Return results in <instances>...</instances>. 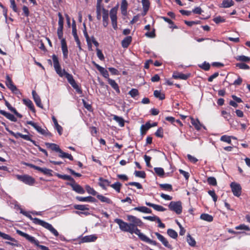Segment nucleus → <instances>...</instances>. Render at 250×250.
<instances>
[{
  "label": "nucleus",
  "mask_w": 250,
  "mask_h": 250,
  "mask_svg": "<svg viewBox=\"0 0 250 250\" xmlns=\"http://www.w3.org/2000/svg\"><path fill=\"white\" fill-rule=\"evenodd\" d=\"M139 238L143 241L148 243L149 244H152L153 245H156L157 243L155 241L152 240L148 238L146 236L142 233L139 236Z\"/></svg>",
  "instance_id": "aec40b11"
},
{
  "label": "nucleus",
  "mask_w": 250,
  "mask_h": 250,
  "mask_svg": "<svg viewBox=\"0 0 250 250\" xmlns=\"http://www.w3.org/2000/svg\"><path fill=\"white\" fill-rule=\"evenodd\" d=\"M0 237H2L4 239L10 241V242H5V244L7 245L16 247H18L19 246V244L17 240H16L15 238H12L8 234H5L0 231Z\"/></svg>",
  "instance_id": "6e6552de"
},
{
  "label": "nucleus",
  "mask_w": 250,
  "mask_h": 250,
  "mask_svg": "<svg viewBox=\"0 0 250 250\" xmlns=\"http://www.w3.org/2000/svg\"><path fill=\"white\" fill-rule=\"evenodd\" d=\"M128 94L133 98L139 95V91L137 89H132L128 93Z\"/></svg>",
  "instance_id": "13d9d810"
},
{
  "label": "nucleus",
  "mask_w": 250,
  "mask_h": 250,
  "mask_svg": "<svg viewBox=\"0 0 250 250\" xmlns=\"http://www.w3.org/2000/svg\"><path fill=\"white\" fill-rule=\"evenodd\" d=\"M235 229L237 230L238 229H243L247 231L250 230V228L248 226L245 225V224H241L239 226H236L235 227Z\"/></svg>",
  "instance_id": "6e6d98bb"
},
{
  "label": "nucleus",
  "mask_w": 250,
  "mask_h": 250,
  "mask_svg": "<svg viewBox=\"0 0 250 250\" xmlns=\"http://www.w3.org/2000/svg\"><path fill=\"white\" fill-rule=\"evenodd\" d=\"M117 9L116 7L112 8L110 11V17L111 19L113 28L116 30L117 29Z\"/></svg>",
  "instance_id": "1a4fd4ad"
},
{
  "label": "nucleus",
  "mask_w": 250,
  "mask_h": 250,
  "mask_svg": "<svg viewBox=\"0 0 250 250\" xmlns=\"http://www.w3.org/2000/svg\"><path fill=\"white\" fill-rule=\"evenodd\" d=\"M23 102L32 112H35V109L32 101L29 99H23Z\"/></svg>",
  "instance_id": "cd10ccee"
},
{
  "label": "nucleus",
  "mask_w": 250,
  "mask_h": 250,
  "mask_svg": "<svg viewBox=\"0 0 250 250\" xmlns=\"http://www.w3.org/2000/svg\"><path fill=\"white\" fill-rule=\"evenodd\" d=\"M74 208L76 209L80 210H89V208H88L87 205H76L74 206Z\"/></svg>",
  "instance_id": "c03bdc74"
},
{
  "label": "nucleus",
  "mask_w": 250,
  "mask_h": 250,
  "mask_svg": "<svg viewBox=\"0 0 250 250\" xmlns=\"http://www.w3.org/2000/svg\"><path fill=\"white\" fill-rule=\"evenodd\" d=\"M45 146L46 147L51 150L58 152L59 151H60V148L59 146L54 143H45Z\"/></svg>",
  "instance_id": "412c9836"
},
{
  "label": "nucleus",
  "mask_w": 250,
  "mask_h": 250,
  "mask_svg": "<svg viewBox=\"0 0 250 250\" xmlns=\"http://www.w3.org/2000/svg\"><path fill=\"white\" fill-rule=\"evenodd\" d=\"M52 60L54 69L59 76L61 77L65 76L68 83L71 84L73 88H74L78 93L82 94V90L75 82L73 76L67 73L64 69H62L57 56L55 55H53L52 56Z\"/></svg>",
  "instance_id": "f03ea898"
},
{
  "label": "nucleus",
  "mask_w": 250,
  "mask_h": 250,
  "mask_svg": "<svg viewBox=\"0 0 250 250\" xmlns=\"http://www.w3.org/2000/svg\"><path fill=\"white\" fill-rule=\"evenodd\" d=\"M159 187L163 190L171 191L172 190V186L168 184H161L159 185Z\"/></svg>",
  "instance_id": "4c0bfd02"
},
{
  "label": "nucleus",
  "mask_w": 250,
  "mask_h": 250,
  "mask_svg": "<svg viewBox=\"0 0 250 250\" xmlns=\"http://www.w3.org/2000/svg\"><path fill=\"white\" fill-rule=\"evenodd\" d=\"M26 124L32 125L36 129L38 132L43 135L50 137L52 136L51 133L49 132L47 129L42 128L41 126H39L36 123H35L32 121H27Z\"/></svg>",
  "instance_id": "0eeeda50"
},
{
  "label": "nucleus",
  "mask_w": 250,
  "mask_h": 250,
  "mask_svg": "<svg viewBox=\"0 0 250 250\" xmlns=\"http://www.w3.org/2000/svg\"><path fill=\"white\" fill-rule=\"evenodd\" d=\"M0 113L11 121H13V122L17 121L16 118L12 114L7 113L4 110H0Z\"/></svg>",
  "instance_id": "5701e85b"
},
{
  "label": "nucleus",
  "mask_w": 250,
  "mask_h": 250,
  "mask_svg": "<svg viewBox=\"0 0 250 250\" xmlns=\"http://www.w3.org/2000/svg\"><path fill=\"white\" fill-rule=\"evenodd\" d=\"M232 192L234 195L239 197L241 194V187L240 185L235 182H232L230 184Z\"/></svg>",
  "instance_id": "9d476101"
},
{
  "label": "nucleus",
  "mask_w": 250,
  "mask_h": 250,
  "mask_svg": "<svg viewBox=\"0 0 250 250\" xmlns=\"http://www.w3.org/2000/svg\"><path fill=\"white\" fill-rule=\"evenodd\" d=\"M93 63L96 66L97 69L100 71V72L102 74V75L106 78H109V74L108 71L104 69V67L100 66L99 64L96 63L94 62H93Z\"/></svg>",
  "instance_id": "dca6fc26"
},
{
  "label": "nucleus",
  "mask_w": 250,
  "mask_h": 250,
  "mask_svg": "<svg viewBox=\"0 0 250 250\" xmlns=\"http://www.w3.org/2000/svg\"><path fill=\"white\" fill-rule=\"evenodd\" d=\"M236 66L240 69H249L250 67L244 63H239L236 64Z\"/></svg>",
  "instance_id": "338daca9"
},
{
  "label": "nucleus",
  "mask_w": 250,
  "mask_h": 250,
  "mask_svg": "<svg viewBox=\"0 0 250 250\" xmlns=\"http://www.w3.org/2000/svg\"><path fill=\"white\" fill-rule=\"evenodd\" d=\"M143 8L144 12H145V15L148 11L149 6H150V2L149 0H142Z\"/></svg>",
  "instance_id": "7c9ffc66"
},
{
  "label": "nucleus",
  "mask_w": 250,
  "mask_h": 250,
  "mask_svg": "<svg viewBox=\"0 0 250 250\" xmlns=\"http://www.w3.org/2000/svg\"><path fill=\"white\" fill-rule=\"evenodd\" d=\"M96 51H97V57L99 58V59L101 61L104 60V57L102 51L100 49L97 48L96 49Z\"/></svg>",
  "instance_id": "e2e57ef3"
},
{
  "label": "nucleus",
  "mask_w": 250,
  "mask_h": 250,
  "mask_svg": "<svg viewBox=\"0 0 250 250\" xmlns=\"http://www.w3.org/2000/svg\"><path fill=\"white\" fill-rule=\"evenodd\" d=\"M151 127V124L147 122L145 125H143L141 127V132L142 135L145 134L147 130Z\"/></svg>",
  "instance_id": "72a5a7b5"
},
{
  "label": "nucleus",
  "mask_w": 250,
  "mask_h": 250,
  "mask_svg": "<svg viewBox=\"0 0 250 250\" xmlns=\"http://www.w3.org/2000/svg\"><path fill=\"white\" fill-rule=\"evenodd\" d=\"M102 11V8H101V4H97L96 5V13H97V19L100 20L101 18V11Z\"/></svg>",
  "instance_id": "864d4df0"
},
{
  "label": "nucleus",
  "mask_w": 250,
  "mask_h": 250,
  "mask_svg": "<svg viewBox=\"0 0 250 250\" xmlns=\"http://www.w3.org/2000/svg\"><path fill=\"white\" fill-rule=\"evenodd\" d=\"M154 95L156 98L161 100H163L165 98V94L163 93H161L160 91L155 90L154 91Z\"/></svg>",
  "instance_id": "a19ab883"
},
{
  "label": "nucleus",
  "mask_w": 250,
  "mask_h": 250,
  "mask_svg": "<svg viewBox=\"0 0 250 250\" xmlns=\"http://www.w3.org/2000/svg\"><path fill=\"white\" fill-rule=\"evenodd\" d=\"M155 234L166 247L171 249V245L169 244L168 241L163 235L158 232H155Z\"/></svg>",
  "instance_id": "ddd939ff"
},
{
  "label": "nucleus",
  "mask_w": 250,
  "mask_h": 250,
  "mask_svg": "<svg viewBox=\"0 0 250 250\" xmlns=\"http://www.w3.org/2000/svg\"><path fill=\"white\" fill-rule=\"evenodd\" d=\"M85 189L88 193L94 196L97 195V192L89 186L86 185L85 186Z\"/></svg>",
  "instance_id": "3c124183"
},
{
  "label": "nucleus",
  "mask_w": 250,
  "mask_h": 250,
  "mask_svg": "<svg viewBox=\"0 0 250 250\" xmlns=\"http://www.w3.org/2000/svg\"><path fill=\"white\" fill-rule=\"evenodd\" d=\"M134 210H137L142 212L150 213H151V210L149 208L146 207H136L134 208Z\"/></svg>",
  "instance_id": "473e14b6"
},
{
  "label": "nucleus",
  "mask_w": 250,
  "mask_h": 250,
  "mask_svg": "<svg viewBox=\"0 0 250 250\" xmlns=\"http://www.w3.org/2000/svg\"><path fill=\"white\" fill-rule=\"evenodd\" d=\"M127 220L130 222V223H127L123 221L120 219H115L114 222L116 223L119 226L120 229L123 231L128 232L131 234L135 233L138 237L143 233L141 232L137 227H141L143 225V223L139 219L133 215H127Z\"/></svg>",
  "instance_id": "f257e3e1"
},
{
  "label": "nucleus",
  "mask_w": 250,
  "mask_h": 250,
  "mask_svg": "<svg viewBox=\"0 0 250 250\" xmlns=\"http://www.w3.org/2000/svg\"><path fill=\"white\" fill-rule=\"evenodd\" d=\"M132 41V38L131 36H127L125 37L122 41V45L124 48H127L130 44Z\"/></svg>",
  "instance_id": "bb28decb"
},
{
  "label": "nucleus",
  "mask_w": 250,
  "mask_h": 250,
  "mask_svg": "<svg viewBox=\"0 0 250 250\" xmlns=\"http://www.w3.org/2000/svg\"><path fill=\"white\" fill-rule=\"evenodd\" d=\"M146 204L150 207L153 208L155 210L159 211H164L166 210L165 208H164L163 206L154 204L149 202H146Z\"/></svg>",
  "instance_id": "6ab92c4d"
},
{
  "label": "nucleus",
  "mask_w": 250,
  "mask_h": 250,
  "mask_svg": "<svg viewBox=\"0 0 250 250\" xmlns=\"http://www.w3.org/2000/svg\"><path fill=\"white\" fill-rule=\"evenodd\" d=\"M8 88H9L13 93L15 94H21V92L17 88L16 86L13 83L12 85L8 86Z\"/></svg>",
  "instance_id": "49530a36"
},
{
  "label": "nucleus",
  "mask_w": 250,
  "mask_h": 250,
  "mask_svg": "<svg viewBox=\"0 0 250 250\" xmlns=\"http://www.w3.org/2000/svg\"><path fill=\"white\" fill-rule=\"evenodd\" d=\"M70 185L72 187L73 189L76 192L80 194H83L85 192L84 189L79 185L76 184L74 180L72 183L70 184Z\"/></svg>",
  "instance_id": "f8f14e48"
},
{
  "label": "nucleus",
  "mask_w": 250,
  "mask_h": 250,
  "mask_svg": "<svg viewBox=\"0 0 250 250\" xmlns=\"http://www.w3.org/2000/svg\"><path fill=\"white\" fill-rule=\"evenodd\" d=\"M107 81L108 83L111 86V87L118 93H120V90L118 84L116 83V82L112 79L110 78H108Z\"/></svg>",
  "instance_id": "4be33fe9"
},
{
  "label": "nucleus",
  "mask_w": 250,
  "mask_h": 250,
  "mask_svg": "<svg viewBox=\"0 0 250 250\" xmlns=\"http://www.w3.org/2000/svg\"><path fill=\"white\" fill-rule=\"evenodd\" d=\"M61 46L63 58L64 59H67L68 58V49L66 42L64 39H62L61 41Z\"/></svg>",
  "instance_id": "2eb2a0df"
},
{
  "label": "nucleus",
  "mask_w": 250,
  "mask_h": 250,
  "mask_svg": "<svg viewBox=\"0 0 250 250\" xmlns=\"http://www.w3.org/2000/svg\"><path fill=\"white\" fill-rule=\"evenodd\" d=\"M99 185L103 188H105L106 186H109L110 182L107 180L104 179L101 177L99 178Z\"/></svg>",
  "instance_id": "f704fd0d"
},
{
  "label": "nucleus",
  "mask_w": 250,
  "mask_h": 250,
  "mask_svg": "<svg viewBox=\"0 0 250 250\" xmlns=\"http://www.w3.org/2000/svg\"><path fill=\"white\" fill-rule=\"evenodd\" d=\"M134 174L136 177L143 178H144L146 177V173L143 171H135Z\"/></svg>",
  "instance_id": "bf43d9fd"
},
{
  "label": "nucleus",
  "mask_w": 250,
  "mask_h": 250,
  "mask_svg": "<svg viewBox=\"0 0 250 250\" xmlns=\"http://www.w3.org/2000/svg\"><path fill=\"white\" fill-rule=\"evenodd\" d=\"M97 197L102 202L106 203L108 204H111L112 203V201L110 199H109L102 195L98 194V195H97Z\"/></svg>",
  "instance_id": "2f4dec72"
},
{
  "label": "nucleus",
  "mask_w": 250,
  "mask_h": 250,
  "mask_svg": "<svg viewBox=\"0 0 250 250\" xmlns=\"http://www.w3.org/2000/svg\"><path fill=\"white\" fill-rule=\"evenodd\" d=\"M155 135L158 137H163V129L162 127H160L158 129V130L155 132Z\"/></svg>",
  "instance_id": "0e129e2a"
},
{
  "label": "nucleus",
  "mask_w": 250,
  "mask_h": 250,
  "mask_svg": "<svg viewBox=\"0 0 250 250\" xmlns=\"http://www.w3.org/2000/svg\"><path fill=\"white\" fill-rule=\"evenodd\" d=\"M187 241L188 244L192 247H194L196 245V241H195L193 237H192L189 234H188V235H187Z\"/></svg>",
  "instance_id": "79ce46f5"
},
{
  "label": "nucleus",
  "mask_w": 250,
  "mask_h": 250,
  "mask_svg": "<svg viewBox=\"0 0 250 250\" xmlns=\"http://www.w3.org/2000/svg\"><path fill=\"white\" fill-rule=\"evenodd\" d=\"M27 217L29 218L31 220L33 221V222L37 225H40L46 229L49 230L52 233H53L55 236H59V233L57 230L55 229L50 224L47 222H45L44 221L42 220L37 218H33L30 214H28Z\"/></svg>",
  "instance_id": "7ed1b4c3"
},
{
  "label": "nucleus",
  "mask_w": 250,
  "mask_h": 250,
  "mask_svg": "<svg viewBox=\"0 0 250 250\" xmlns=\"http://www.w3.org/2000/svg\"><path fill=\"white\" fill-rule=\"evenodd\" d=\"M167 233L170 237L173 239L177 238L178 236L177 232L172 229H168L167 230Z\"/></svg>",
  "instance_id": "37998d69"
},
{
  "label": "nucleus",
  "mask_w": 250,
  "mask_h": 250,
  "mask_svg": "<svg viewBox=\"0 0 250 250\" xmlns=\"http://www.w3.org/2000/svg\"><path fill=\"white\" fill-rule=\"evenodd\" d=\"M231 136H227V135H223L221 137V141L228 143L229 144H230L231 143Z\"/></svg>",
  "instance_id": "5fc2aeb1"
},
{
  "label": "nucleus",
  "mask_w": 250,
  "mask_h": 250,
  "mask_svg": "<svg viewBox=\"0 0 250 250\" xmlns=\"http://www.w3.org/2000/svg\"><path fill=\"white\" fill-rule=\"evenodd\" d=\"M59 21L58 25L59 27L57 29V31H62L63 27V18L62 17L61 13H58Z\"/></svg>",
  "instance_id": "393cba45"
},
{
  "label": "nucleus",
  "mask_w": 250,
  "mask_h": 250,
  "mask_svg": "<svg viewBox=\"0 0 250 250\" xmlns=\"http://www.w3.org/2000/svg\"><path fill=\"white\" fill-rule=\"evenodd\" d=\"M83 25H84V30L83 31V34H84V37L86 38V40L87 42V44H88L89 47L91 48V44L90 43V39H89V36L88 35V33L86 32V27H85V25L84 23L83 24Z\"/></svg>",
  "instance_id": "8fccbe9b"
},
{
  "label": "nucleus",
  "mask_w": 250,
  "mask_h": 250,
  "mask_svg": "<svg viewBox=\"0 0 250 250\" xmlns=\"http://www.w3.org/2000/svg\"><path fill=\"white\" fill-rule=\"evenodd\" d=\"M52 118L56 129L57 130V131L59 133V134L60 135H61L62 134V127L58 124L57 120L54 116H53Z\"/></svg>",
  "instance_id": "c85d7f7f"
},
{
  "label": "nucleus",
  "mask_w": 250,
  "mask_h": 250,
  "mask_svg": "<svg viewBox=\"0 0 250 250\" xmlns=\"http://www.w3.org/2000/svg\"><path fill=\"white\" fill-rule=\"evenodd\" d=\"M234 3L232 0H224L221 4V7L223 8H229L234 5Z\"/></svg>",
  "instance_id": "c756f323"
},
{
  "label": "nucleus",
  "mask_w": 250,
  "mask_h": 250,
  "mask_svg": "<svg viewBox=\"0 0 250 250\" xmlns=\"http://www.w3.org/2000/svg\"><path fill=\"white\" fill-rule=\"evenodd\" d=\"M190 76V74H185L182 73H174L172 76V77L175 79H181V80H187L189 77Z\"/></svg>",
  "instance_id": "a211bd4d"
},
{
  "label": "nucleus",
  "mask_w": 250,
  "mask_h": 250,
  "mask_svg": "<svg viewBox=\"0 0 250 250\" xmlns=\"http://www.w3.org/2000/svg\"><path fill=\"white\" fill-rule=\"evenodd\" d=\"M16 232L19 235L22 237H24L29 242L33 244H34L35 245L40 248L42 250H49L48 247L43 245H40L39 241L36 240L34 237L28 235V234L24 233L21 231V230L18 229L16 230Z\"/></svg>",
  "instance_id": "20e7f679"
},
{
  "label": "nucleus",
  "mask_w": 250,
  "mask_h": 250,
  "mask_svg": "<svg viewBox=\"0 0 250 250\" xmlns=\"http://www.w3.org/2000/svg\"><path fill=\"white\" fill-rule=\"evenodd\" d=\"M113 120L118 122L121 126L123 127L125 125V120L123 118L114 115Z\"/></svg>",
  "instance_id": "58836bf2"
},
{
  "label": "nucleus",
  "mask_w": 250,
  "mask_h": 250,
  "mask_svg": "<svg viewBox=\"0 0 250 250\" xmlns=\"http://www.w3.org/2000/svg\"><path fill=\"white\" fill-rule=\"evenodd\" d=\"M200 218L203 220L208 222H211L213 221V217L208 214L203 213L200 216Z\"/></svg>",
  "instance_id": "c9c22d12"
},
{
  "label": "nucleus",
  "mask_w": 250,
  "mask_h": 250,
  "mask_svg": "<svg viewBox=\"0 0 250 250\" xmlns=\"http://www.w3.org/2000/svg\"><path fill=\"white\" fill-rule=\"evenodd\" d=\"M72 34L74 36L75 40H76L79 39L77 33V29L75 24L72 25Z\"/></svg>",
  "instance_id": "69168bd1"
},
{
  "label": "nucleus",
  "mask_w": 250,
  "mask_h": 250,
  "mask_svg": "<svg viewBox=\"0 0 250 250\" xmlns=\"http://www.w3.org/2000/svg\"><path fill=\"white\" fill-rule=\"evenodd\" d=\"M57 176L61 178V179H63V180H68V181H70L71 182H74V179L73 178H72L69 175H61V174H57Z\"/></svg>",
  "instance_id": "a18cd8bd"
},
{
  "label": "nucleus",
  "mask_w": 250,
  "mask_h": 250,
  "mask_svg": "<svg viewBox=\"0 0 250 250\" xmlns=\"http://www.w3.org/2000/svg\"><path fill=\"white\" fill-rule=\"evenodd\" d=\"M16 177L18 180L22 182L24 184L29 185L32 186L35 182V180L32 176L27 175H16Z\"/></svg>",
  "instance_id": "39448f33"
},
{
  "label": "nucleus",
  "mask_w": 250,
  "mask_h": 250,
  "mask_svg": "<svg viewBox=\"0 0 250 250\" xmlns=\"http://www.w3.org/2000/svg\"><path fill=\"white\" fill-rule=\"evenodd\" d=\"M33 97L35 102L36 103L37 105L42 108H43V105L41 102V100L40 99V96L37 94L35 90H33L32 92Z\"/></svg>",
  "instance_id": "f3484780"
},
{
  "label": "nucleus",
  "mask_w": 250,
  "mask_h": 250,
  "mask_svg": "<svg viewBox=\"0 0 250 250\" xmlns=\"http://www.w3.org/2000/svg\"><path fill=\"white\" fill-rule=\"evenodd\" d=\"M127 2L126 0H122L121 5V10L122 14L125 16L127 14Z\"/></svg>",
  "instance_id": "a878e982"
},
{
  "label": "nucleus",
  "mask_w": 250,
  "mask_h": 250,
  "mask_svg": "<svg viewBox=\"0 0 250 250\" xmlns=\"http://www.w3.org/2000/svg\"><path fill=\"white\" fill-rule=\"evenodd\" d=\"M38 171L43 173L45 175H47L48 176H52V170L47 168H42L39 167Z\"/></svg>",
  "instance_id": "ea45409f"
},
{
  "label": "nucleus",
  "mask_w": 250,
  "mask_h": 250,
  "mask_svg": "<svg viewBox=\"0 0 250 250\" xmlns=\"http://www.w3.org/2000/svg\"><path fill=\"white\" fill-rule=\"evenodd\" d=\"M108 16L109 13L108 11L105 9L104 8H102V17H103V25L104 27H106L108 25Z\"/></svg>",
  "instance_id": "9b49d317"
},
{
  "label": "nucleus",
  "mask_w": 250,
  "mask_h": 250,
  "mask_svg": "<svg viewBox=\"0 0 250 250\" xmlns=\"http://www.w3.org/2000/svg\"><path fill=\"white\" fill-rule=\"evenodd\" d=\"M208 193L210 196L212 197L213 201L214 202H216L217 200V196L214 190H208Z\"/></svg>",
  "instance_id": "052dcab7"
},
{
  "label": "nucleus",
  "mask_w": 250,
  "mask_h": 250,
  "mask_svg": "<svg viewBox=\"0 0 250 250\" xmlns=\"http://www.w3.org/2000/svg\"><path fill=\"white\" fill-rule=\"evenodd\" d=\"M76 198L77 200L81 202H95L96 201L95 199L92 196H87L85 197L77 196Z\"/></svg>",
  "instance_id": "b1692460"
},
{
  "label": "nucleus",
  "mask_w": 250,
  "mask_h": 250,
  "mask_svg": "<svg viewBox=\"0 0 250 250\" xmlns=\"http://www.w3.org/2000/svg\"><path fill=\"white\" fill-rule=\"evenodd\" d=\"M208 183L212 186H216L217 185V182L216 179L213 177H208L207 179Z\"/></svg>",
  "instance_id": "4d7b16f0"
},
{
  "label": "nucleus",
  "mask_w": 250,
  "mask_h": 250,
  "mask_svg": "<svg viewBox=\"0 0 250 250\" xmlns=\"http://www.w3.org/2000/svg\"><path fill=\"white\" fill-rule=\"evenodd\" d=\"M154 171L160 177L163 176L165 174L164 169L161 167H155L154 168Z\"/></svg>",
  "instance_id": "09e8293b"
},
{
  "label": "nucleus",
  "mask_w": 250,
  "mask_h": 250,
  "mask_svg": "<svg viewBox=\"0 0 250 250\" xmlns=\"http://www.w3.org/2000/svg\"><path fill=\"white\" fill-rule=\"evenodd\" d=\"M200 67L205 70H208L210 68V64L208 63L204 62Z\"/></svg>",
  "instance_id": "774afa93"
},
{
  "label": "nucleus",
  "mask_w": 250,
  "mask_h": 250,
  "mask_svg": "<svg viewBox=\"0 0 250 250\" xmlns=\"http://www.w3.org/2000/svg\"><path fill=\"white\" fill-rule=\"evenodd\" d=\"M236 59L237 61L244 62H249L250 61V58L244 55L238 56L236 58Z\"/></svg>",
  "instance_id": "de8ad7c7"
},
{
  "label": "nucleus",
  "mask_w": 250,
  "mask_h": 250,
  "mask_svg": "<svg viewBox=\"0 0 250 250\" xmlns=\"http://www.w3.org/2000/svg\"><path fill=\"white\" fill-rule=\"evenodd\" d=\"M213 20L217 24L224 22L225 21V19L221 16L216 17L214 18Z\"/></svg>",
  "instance_id": "680f3d73"
},
{
  "label": "nucleus",
  "mask_w": 250,
  "mask_h": 250,
  "mask_svg": "<svg viewBox=\"0 0 250 250\" xmlns=\"http://www.w3.org/2000/svg\"><path fill=\"white\" fill-rule=\"evenodd\" d=\"M168 208L176 214H180L182 211V202L181 201H171L168 205Z\"/></svg>",
  "instance_id": "423d86ee"
},
{
  "label": "nucleus",
  "mask_w": 250,
  "mask_h": 250,
  "mask_svg": "<svg viewBox=\"0 0 250 250\" xmlns=\"http://www.w3.org/2000/svg\"><path fill=\"white\" fill-rule=\"evenodd\" d=\"M121 186V184L119 182H116L114 184L110 185V186L115 190H116L118 192H120Z\"/></svg>",
  "instance_id": "603ef678"
},
{
  "label": "nucleus",
  "mask_w": 250,
  "mask_h": 250,
  "mask_svg": "<svg viewBox=\"0 0 250 250\" xmlns=\"http://www.w3.org/2000/svg\"><path fill=\"white\" fill-rule=\"evenodd\" d=\"M191 123L197 130H200L201 128V124L198 119L195 120L193 118H191Z\"/></svg>",
  "instance_id": "e433bc0d"
},
{
  "label": "nucleus",
  "mask_w": 250,
  "mask_h": 250,
  "mask_svg": "<svg viewBox=\"0 0 250 250\" xmlns=\"http://www.w3.org/2000/svg\"><path fill=\"white\" fill-rule=\"evenodd\" d=\"M97 239V237L95 235H87L81 238V243H87L94 242Z\"/></svg>",
  "instance_id": "4468645a"
}]
</instances>
